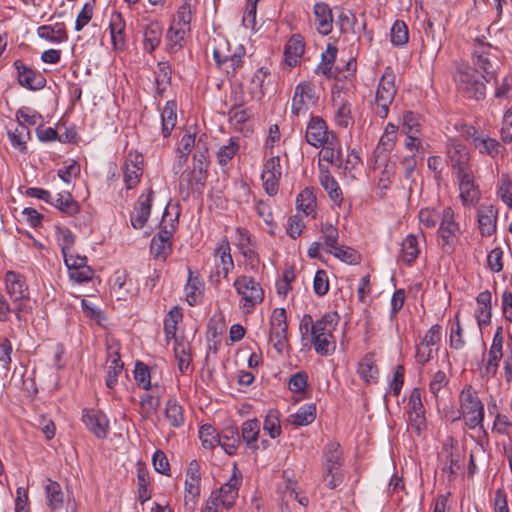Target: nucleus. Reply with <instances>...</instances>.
Masks as SVG:
<instances>
[{
  "label": "nucleus",
  "mask_w": 512,
  "mask_h": 512,
  "mask_svg": "<svg viewBox=\"0 0 512 512\" xmlns=\"http://www.w3.org/2000/svg\"><path fill=\"white\" fill-rule=\"evenodd\" d=\"M260 421L256 418L248 419L241 425L240 439L246 444L247 448L252 451L258 450V438L260 434Z\"/></svg>",
  "instance_id": "30"
},
{
  "label": "nucleus",
  "mask_w": 512,
  "mask_h": 512,
  "mask_svg": "<svg viewBox=\"0 0 512 512\" xmlns=\"http://www.w3.org/2000/svg\"><path fill=\"white\" fill-rule=\"evenodd\" d=\"M402 131L405 134H420L421 123L419 115L412 111H406L402 117Z\"/></svg>",
  "instance_id": "58"
},
{
  "label": "nucleus",
  "mask_w": 512,
  "mask_h": 512,
  "mask_svg": "<svg viewBox=\"0 0 512 512\" xmlns=\"http://www.w3.org/2000/svg\"><path fill=\"white\" fill-rule=\"evenodd\" d=\"M334 249V256L347 264H358L360 262V254L353 248L347 246H336Z\"/></svg>",
  "instance_id": "64"
},
{
  "label": "nucleus",
  "mask_w": 512,
  "mask_h": 512,
  "mask_svg": "<svg viewBox=\"0 0 512 512\" xmlns=\"http://www.w3.org/2000/svg\"><path fill=\"white\" fill-rule=\"evenodd\" d=\"M151 390V392H145L140 397V413L143 418H149L153 415L160 405L161 391L159 385L154 384Z\"/></svg>",
  "instance_id": "31"
},
{
  "label": "nucleus",
  "mask_w": 512,
  "mask_h": 512,
  "mask_svg": "<svg viewBox=\"0 0 512 512\" xmlns=\"http://www.w3.org/2000/svg\"><path fill=\"white\" fill-rule=\"evenodd\" d=\"M318 102L315 85L310 81L300 82L296 85L291 103V113L295 116L306 114L309 106Z\"/></svg>",
  "instance_id": "10"
},
{
  "label": "nucleus",
  "mask_w": 512,
  "mask_h": 512,
  "mask_svg": "<svg viewBox=\"0 0 512 512\" xmlns=\"http://www.w3.org/2000/svg\"><path fill=\"white\" fill-rule=\"evenodd\" d=\"M162 135L167 138L177 123V105L174 101H167L161 112Z\"/></svg>",
  "instance_id": "40"
},
{
  "label": "nucleus",
  "mask_w": 512,
  "mask_h": 512,
  "mask_svg": "<svg viewBox=\"0 0 512 512\" xmlns=\"http://www.w3.org/2000/svg\"><path fill=\"white\" fill-rule=\"evenodd\" d=\"M458 91L466 98L480 100L485 96V85L478 71L469 66H459L454 75Z\"/></svg>",
  "instance_id": "4"
},
{
  "label": "nucleus",
  "mask_w": 512,
  "mask_h": 512,
  "mask_svg": "<svg viewBox=\"0 0 512 512\" xmlns=\"http://www.w3.org/2000/svg\"><path fill=\"white\" fill-rule=\"evenodd\" d=\"M142 161L140 154L128 155L124 168V183L127 189H133L139 183L143 172Z\"/></svg>",
  "instance_id": "23"
},
{
  "label": "nucleus",
  "mask_w": 512,
  "mask_h": 512,
  "mask_svg": "<svg viewBox=\"0 0 512 512\" xmlns=\"http://www.w3.org/2000/svg\"><path fill=\"white\" fill-rule=\"evenodd\" d=\"M187 32V30L171 24L166 34L167 49L170 53H176L182 48Z\"/></svg>",
  "instance_id": "48"
},
{
  "label": "nucleus",
  "mask_w": 512,
  "mask_h": 512,
  "mask_svg": "<svg viewBox=\"0 0 512 512\" xmlns=\"http://www.w3.org/2000/svg\"><path fill=\"white\" fill-rule=\"evenodd\" d=\"M162 27L158 22L147 24L143 31V47L147 53H152L160 44Z\"/></svg>",
  "instance_id": "36"
},
{
  "label": "nucleus",
  "mask_w": 512,
  "mask_h": 512,
  "mask_svg": "<svg viewBox=\"0 0 512 512\" xmlns=\"http://www.w3.org/2000/svg\"><path fill=\"white\" fill-rule=\"evenodd\" d=\"M502 357L503 352L495 353L488 351V358L483 367L480 369L481 377L487 380L495 377L499 368V362Z\"/></svg>",
  "instance_id": "51"
},
{
  "label": "nucleus",
  "mask_w": 512,
  "mask_h": 512,
  "mask_svg": "<svg viewBox=\"0 0 512 512\" xmlns=\"http://www.w3.org/2000/svg\"><path fill=\"white\" fill-rule=\"evenodd\" d=\"M391 43L397 47H403L408 43V27L403 20H396L390 30Z\"/></svg>",
  "instance_id": "50"
},
{
  "label": "nucleus",
  "mask_w": 512,
  "mask_h": 512,
  "mask_svg": "<svg viewBox=\"0 0 512 512\" xmlns=\"http://www.w3.org/2000/svg\"><path fill=\"white\" fill-rule=\"evenodd\" d=\"M314 24L317 31L322 35H328L333 28L332 11L324 2L314 5Z\"/></svg>",
  "instance_id": "27"
},
{
  "label": "nucleus",
  "mask_w": 512,
  "mask_h": 512,
  "mask_svg": "<svg viewBox=\"0 0 512 512\" xmlns=\"http://www.w3.org/2000/svg\"><path fill=\"white\" fill-rule=\"evenodd\" d=\"M395 79L393 69L390 66L386 67L379 80L374 101L375 113L381 119L388 116L389 108L397 93Z\"/></svg>",
  "instance_id": "3"
},
{
  "label": "nucleus",
  "mask_w": 512,
  "mask_h": 512,
  "mask_svg": "<svg viewBox=\"0 0 512 512\" xmlns=\"http://www.w3.org/2000/svg\"><path fill=\"white\" fill-rule=\"evenodd\" d=\"M397 132L398 127L395 124L389 122L386 125L384 132L380 137L378 145L375 149V153L378 156H386L394 149L397 141Z\"/></svg>",
  "instance_id": "34"
},
{
  "label": "nucleus",
  "mask_w": 512,
  "mask_h": 512,
  "mask_svg": "<svg viewBox=\"0 0 512 512\" xmlns=\"http://www.w3.org/2000/svg\"><path fill=\"white\" fill-rule=\"evenodd\" d=\"M58 210L65 213L68 216L76 215L80 206L77 201L73 199V196L69 192H61L57 195L55 203H52Z\"/></svg>",
  "instance_id": "46"
},
{
  "label": "nucleus",
  "mask_w": 512,
  "mask_h": 512,
  "mask_svg": "<svg viewBox=\"0 0 512 512\" xmlns=\"http://www.w3.org/2000/svg\"><path fill=\"white\" fill-rule=\"evenodd\" d=\"M14 66L17 70L18 82L21 86L30 90H39L45 86V78L25 66L21 60H16Z\"/></svg>",
  "instance_id": "22"
},
{
  "label": "nucleus",
  "mask_w": 512,
  "mask_h": 512,
  "mask_svg": "<svg viewBox=\"0 0 512 512\" xmlns=\"http://www.w3.org/2000/svg\"><path fill=\"white\" fill-rule=\"evenodd\" d=\"M197 151L193 156V168L200 169L201 171L207 173V168L209 165L208 160V148L205 144H202L201 137L199 138L196 144Z\"/></svg>",
  "instance_id": "62"
},
{
  "label": "nucleus",
  "mask_w": 512,
  "mask_h": 512,
  "mask_svg": "<svg viewBox=\"0 0 512 512\" xmlns=\"http://www.w3.org/2000/svg\"><path fill=\"white\" fill-rule=\"evenodd\" d=\"M150 251L154 258L166 260L172 251V242H165L163 238L153 237L151 240Z\"/></svg>",
  "instance_id": "60"
},
{
  "label": "nucleus",
  "mask_w": 512,
  "mask_h": 512,
  "mask_svg": "<svg viewBox=\"0 0 512 512\" xmlns=\"http://www.w3.org/2000/svg\"><path fill=\"white\" fill-rule=\"evenodd\" d=\"M5 289L11 300H28L29 288L25 277L15 271H7L4 277Z\"/></svg>",
  "instance_id": "18"
},
{
  "label": "nucleus",
  "mask_w": 512,
  "mask_h": 512,
  "mask_svg": "<svg viewBox=\"0 0 512 512\" xmlns=\"http://www.w3.org/2000/svg\"><path fill=\"white\" fill-rule=\"evenodd\" d=\"M333 105L337 108L335 112V122L339 127L347 128L353 124L351 116V105L344 100L333 97Z\"/></svg>",
  "instance_id": "45"
},
{
  "label": "nucleus",
  "mask_w": 512,
  "mask_h": 512,
  "mask_svg": "<svg viewBox=\"0 0 512 512\" xmlns=\"http://www.w3.org/2000/svg\"><path fill=\"white\" fill-rule=\"evenodd\" d=\"M153 197L154 192L151 188L147 189L138 197L130 217L133 228L141 229L145 226L151 213Z\"/></svg>",
  "instance_id": "15"
},
{
  "label": "nucleus",
  "mask_w": 512,
  "mask_h": 512,
  "mask_svg": "<svg viewBox=\"0 0 512 512\" xmlns=\"http://www.w3.org/2000/svg\"><path fill=\"white\" fill-rule=\"evenodd\" d=\"M420 253L417 237L409 234L401 243L400 259L403 263L411 265Z\"/></svg>",
  "instance_id": "43"
},
{
  "label": "nucleus",
  "mask_w": 512,
  "mask_h": 512,
  "mask_svg": "<svg viewBox=\"0 0 512 512\" xmlns=\"http://www.w3.org/2000/svg\"><path fill=\"white\" fill-rule=\"evenodd\" d=\"M318 167L320 170L319 182L321 186L328 193L331 200H333L337 204H340L343 198L341 188L339 187L337 181L330 174L328 167L325 166L323 163H318Z\"/></svg>",
  "instance_id": "28"
},
{
  "label": "nucleus",
  "mask_w": 512,
  "mask_h": 512,
  "mask_svg": "<svg viewBox=\"0 0 512 512\" xmlns=\"http://www.w3.org/2000/svg\"><path fill=\"white\" fill-rule=\"evenodd\" d=\"M165 417L174 428L181 427L185 422L183 407L176 399H169L165 407Z\"/></svg>",
  "instance_id": "44"
},
{
  "label": "nucleus",
  "mask_w": 512,
  "mask_h": 512,
  "mask_svg": "<svg viewBox=\"0 0 512 512\" xmlns=\"http://www.w3.org/2000/svg\"><path fill=\"white\" fill-rule=\"evenodd\" d=\"M215 274L210 276V281L220 283V278L227 279L234 268V261L231 256V247L226 237L222 238L214 249Z\"/></svg>",
  "instance_id": "9"
},
{
  "label": "nucleus",
  "mask_w": 512,
  "mask_h": 512,
  "mask_svg": "<svg viewBox=\"0 0 512 512\" xmlns=\"http://www.w3.org/2000/svg\"><path fill=\"white\" fill-rule=\"evenodd\" d=\"M199 438L202 446L206 449H212L217 446L219 440V433L216 429L208 424L202 425L199 429Z\"/></svg>",
  "instance_id": "56"
},
{
  "label": "nucleus",
  "mask_w": 512,
  "mask_h": 512,
  "mask_svg": "<svg viewBox=\"0 0 512 512\" xmlns=\"http://www.w3.org/2000/svg\"><path fill=\"white\" fill-rule=\"evenodd\" d=\"M45 491L49 508L52 510L61 508L63 505L64 493L60 484L56 481L49 480L48 484L45 486Z\"/></svg>",
  "instance_id": "47"
},
{
  "label": "nucleus",
  "mask_w": 512,
  "mask_h": 512,
  "mask_svg": "<svg viewBox=\"0 0 512 512\" xmlns=\"http://www.w3.org/2000/svg\"><path fill=\"white\" fill-rule=\"evenodd\" d=\"M357 373L366 383L377 382L379 370L373 354L368 353L360 360L357 367Z\"/></svg>",
  "instance_id": "35"
},
{
  "label": "nucleus",
  "mask_w": 512,
  "mask_h": 512,
  "mask_svg": "<svg viewBox=\"0 0 512 512\" xmlns=\"http://www.w3.org/2000/svg\"><path fill=\"white\" fill-rule=\"evenodd\" d=\"M37 34L40 38L52 43H62L68 39L65 24L62 22L55 23L54 25H42L38 27Z\"/></svg>",
  "instance_id": "33"
},
{
  "label": "nucleus",
  "mask_w": 512,
  "mask_h": 512,
  "mask_svg": "<svg viewBox=\"0 0 512 512\" xmlns=\"http://www.w3.org/2000/svg\"><path fill=\"white\" fill-rule=\"evenodd\" d=\"M473 63L482 71V77L490 82L495 80L501 66V52L497 47L477 40L473 50Z\"/></svg>",
  "instance_id": "1"
},
{
  "label": "nucleus",
  "mask_w": 512,
  "mask_h": 512,
  "mask_svg": "<svg viewBox=\"0 0 512 512\" xmlns=\"http://www.w3.org/2000/svg\"><path fill=\"white\" fill-rule=\"evenodd\" d=\"M298 212H302L305 216L316 217V197L310 188H305L299 193L296 199Z\"/></svg>",
  "instance_id": "41"
},
{
  "label": "nucleus",
  "mask_w": 512,
  "mask_h": 512,
  "mask_svg": "<svg viewBox=\"0 0 512 512\" xmlns=\"http://www.w3.org/2000/svg\"><path fill=\"white\" fill-rule=\"evenodd\" d=\"M439 457L442 464V472L453 477L457 470L460 469L461 455L452 438H448L443 442Z\"/></svg>",
  "instance_id": "16"
},
{
  "label": "nucleus",
  "mask_w": 512,
  "mask_h": 512,
  "mask_svg": "<svg viewBox=\"0 0 512 512\" xmlns=\"http://www.w3.org/2000/svg\"><path fill=\"white\" fill-rule=\"evenodd\" d=\"M447 163L456 171V175L470 171V154L467 147L456 138H448L445 144Z\"/></svg>",
  "instance_id": "8"
},
{
  "label": "nucleus",
  "mask_w": 512,
  "mask_h": 512,
  "mask_svg": "<svg viewBox=\"0 0 512 512\" xmlns=\"http://www.w3.org/2000/svg\"><path fill=\"white\" fill-rule=\"evenodd\" d=\"M343 465V452L341 446L337 442L328 443L323 449L322 470L327 474L332 470L341 469Z\"/></svg>",
  "instance_id": "26"
},
{
  "label": "nucleus",
  "mask_w": 512,
  "mask_h": 512,
  "mask_svg": "<svg viewBox=\"0 0 512 512\" xmlns=\"http://www.w3.org/2000/svg\"><path fill=\"white\" fill-rule=\"evenodd\" d=\"M269 75L270 72L264 67L256 70L250 80L249 95L251 100H261L264 97V83Z\"/></svg>",
  "instance_id": "42"
},
{
  "label": "nucleus",
  "mask_w": 512,
  "mask_h": 512,
  "mask_svg": "<svg viewBox=\"0 0 512 512\" xmlns=\"http://www.w3.org/2000/svg\"><path fill=\"white\" fill-rule=\"evenodd\" d=\"M242 483V475L236 464L233 466V472L229 480L224 483L217 491L212 492L226 509H230L238 498L239 487Z\"/></svg>",
  "instance_id": "13"
},
{
  "label": "nucleus",
  "mask_w": 512,
  "mask_h": 512,
  "mask_svg": "<svg viewBox=\"0 0 512 512\" xmlns=\"http://www.w3.org/2000/svg\"><path fill=\"white\" fill-rule=\"evenodd\" d=\"M237 293L242 297V308L250 313L258 304L264 300V291L257 281L252 277L238 276L233 284Z\"/></svg>",
  "instance_id": "6"
},
{
  "label": "nucleus",
  "mask_w": 512,
  "mask_h": 512,
  "mask_svg": "<svg viewBox=\"0 0 512 512\" xmlns=\"http://www.w3.org/2000/svg\"><path fill=\"white\" fill-rule=\"evenodd\" d=\"M459 182L460 199L464 206L475 205L480 198V191L473 180L472 170L456 175Z\"/></svg>",
  "instance_id": "21"
},
{
  "label": "nucleus",
  "mask_w": 512,
  "mask_h": 512,
  "mask_svg": "<svg viewBox=\"0 0 512 512\" xmlns=\"http://www.w3.org/2000/svg\"><path fill=\"white\" fill-rule=\"evenodd\" d=\"M460 409L466 424L470 429L482 426L484 421V405L478 396V392L467 384L459 395Z\"/></svg>",
  "instance_id": "2"
},
{
  "label": "nucleus",
  "mask_w": 512,
  "mask_h": 512,
  "mask_svg": "<svg viewBox=\"0 0 512 512\" xmlns=\"http://www.w3.org/2000/svg\"><path fill=\"white\" fill-rule=\"evenodd\" d=\"M282 176V167L279 156H271L263 166L261 178L263 188L269 196H274L279 190V181Z\"/></svg>",
  "instance_id": "14"
},
{
  "label": "nucleus",
  "mask_w": 512,
  "mask_h": 512,
  "mask_svg": "<svg viewBox=\"0 0 512 512\" xmlns=\"http://www.w3.org/2000/svg\"><path fill=\"white\" fill-rule=\"evenodd\" d=\"M110 34L115 49L123 50L125 47V22L121 13L114 11L110 17Z\"/></svg>",
  "instance_id": "32"
},
{
  "label": "nucleus",
  "mask_w": 512,
  "mask_h": 512,
  "mask_svg": "<svg viewBox=\"0 0 512 512\" xmlns=\"http://www.w3.org/2000/svg\"><path fill=\"white\" fill-rule=\"evenodd\" d=\"M339 318L337 312L330 311L325 313L315 322L313 336H331L338 324Z\"/></svg>",
  "instance_id": "39"
},
{
  "label": "nucleus",
  "mask_w": 512,
  "mask_h": 512,
  "mask_svg": "<svg viewBox=\"0 0 512 512\" xmlns=\"http://www.w3.org/2000/svg\"><path fill=\"white\" fill-rule=\"evenodd\" d=\"M330 135L335 134L332 131H328L326 122L322 118L314 116L310 119L305 134L308 144L315 148H319L329 140Z\"/></svg>",
  "instance_id": "17"
},
{
  "label": "nucleus",
  "mask_w": 512,
  "mask_h": 512,
  "mask_svg": "<svg viewBox=\"0 0 512 512\" xmlns=\"http://www.w3.org/2000/svg\"><path fill=\"white\" fill-rule=\"evenodd\" d=\"M441 341V326L439 324L432 325L431 328L425 333L420 343L416 345V362L425 365L429 362L434 352L438 351V345Z\"/></svg>",
  "instance_id": "11"
},
{
  "label": "nucleus",
  "mask_w": 512,
  "mask_h": 512,
  "mask_svg": "<svg viewBox=\"0 0 512 512\" xmlns=\"http://www.w3.org/2000/svg\"><path fill=\"white\" fill-rule=\"evenodd\" d=\"M461 234L460 224L455 220L454 210L450 206L445 207L441 213L438 228V237L442 250L446 253H452Z\"/></svg>",
  "instance_id": "5"
},
{
  "label": "nucleus",
  "mask_w": 512,
  "mask_h": 512,
  "mask_svg": "<svg viewBox=\"0 0 512 512\" xmlns=\"http://www.w3.org/2000/svg\"><path fill=\"white\" fill-rule=\"evenodd\" d=\"M82 421L86 428L97 438H106L109 430V421L105 414L97 410H84Z\"/></svg>",
  "instance_id": "20"
},
{
  "label": "nucleus",
  "mask_w": 512,
  "mask_h": 512,
  "mask_svg": "<svg viewBox=\"0 0 512 512\" xmlns=\"http://www.w3.org/2000/svg\"><path fill=\"white\" fill-rule=\"evenodd\" d=\"M316 418V405L306 404L300 407L296 413L287 417V422L295 427L307 426Z\"/></svg>",
  "instance_id": "38"
},
{
  "label": "nucleus",
  "mask_w": 512,
  "mask_h": 512,
  "mask_svg": "<svg viewBox=\"0 0 512 512\" xmlns=\"http://www.w3.org/2000/svg\"><path fill=\"white\" fill-rule=\"evenodd\" d=\"M477 141L474 146L479 150L481 154H487L491 157H495L499 153L500 144L497 140L489 138L487 136L482 135L480 139H475Z\"/></svg>",
  "instance_id": "61"
},
{
  "label": "nucleus",
  "mask_w": 512,
  "mask_h": 512,
  "mask_svg": "<svg viewBox=\"0 0 512 512\" xmlns=\"http://www.w3.org/2000/svg\"><path fill=\"white\" fill-rule=\"evenodd\" d=\"M337 56V48L334 45L328 44L326 51L322 53L321 63L316 68V73H321L326 77H331L332 66Z\"/></svg>",
  "instance_id": "49"
},
{
  "label": "nucleus",
  "mask_w": 512,
  "mask_h": 512,
  "mask_svg": "<svg viewBox=\"0 0 512 512\" xmlns=\"http://www.w3.org/2000/svg\"><path fill=\"white\" fill-rule=\"evenodd\" d=\"M477 309L475 317L479 328L490 325L492 318V294L489 290L482 291L476 297Z\"/></svg>",
  "instance_id": "25"
},
{
  "label": "nucleus",
  "mask_w": 512,
  "mask_h": 512,
  "mask_svg": "<svg viewBox=\"0 0 512 512\" xmlns=\"http://www.w3.org/2000/svg\"><path fill=\"white\" fill-rule=\"evenodd\" d=\"M239 150V144L236 139L231 138L227 145L222 146L217 152V161L221 166L226 165Z\"/></svg>",
  "instance_id": "63"
},
{
  "label": "nucleus",
  "mask_w": 512,
  "mask_h": 512,
  "mask_svg": "<svg viewBox=\"0 0 512 512\" xmlns=\"http://www.w3.org/2000/svg\"><path fill=\"white\" fill-rule=\"evenodd\" d=\"M185 290L187 302L191 306L195 305L202 293V283L197 277L192 276L191 271L189 272V278Z\"/></svg>",
  "instance_id": "57"
},
{
  "label": "nucleus",
  "mask_w": 512,
  "mask_h": 512,
  "mask_svg": "<svg viewBox=\"0 0 512 512\" xmlns=\"http://www.w3.org/2000/svg\"><path fill=\"white\" fill-rule=\"evenodd\" d=\"M107 347V362L106 366H115V369L118 371H123L124 364L120 358V345L119 342L114 339H108L106 341Z\"/></svg>",
  "instance_id": "54"
},
{
  "label": "nucleus",
  "mask_w": 512,
  "mask_h": 512,
  "mask_svg": "<svg viewBox=\"0 0 512 512\" xmlns=\"http://www.w3.org/2000/svg\"><path fill=\"white\" fill-rule=\"evenodd\" d=\"M263 429L269 434L272 439H275L281 434L280 416L277 410L271 409L267 412Z\"/></svg>",
  "instance_id": "52"
},
{
  "label": "nucleus",
  "mask_w": 512,
  "mask_h": 512,
  "mask_svg": "<svg viewBox=\"0 0 512 512\" xmlns=\"http://www.w3.org/2000/svg\"><path fill=\"white\" fill-rule=\"evenodd\" d=\"M218 446H221L228 455H234L240 444V435L236 427L225 428L219 433Z\"/></svg>",
  "instance_id": "37"
},
{
  "label": "nucleus",
  "mask_w": 512,
  "mask_h": 512,
  "mask_svg": "<svg viewBox=\"0 0 512 512\" xmlns=\"http://www.w3.org/2000/svg\"><path fill=\"white\" fill-rule=\"evenodd\" d=\"M269 338L276 352L282 355L289 348L287 314L284 308H276L270 317Z\"/></svg>",
  "instance_id": "7"
},
{
  "label": "nucleus",
  "mask_w": 512,
  "mask_h": 512,
  "mask_svg": "<svg viewBox=\"0 0 512 512\" xmlns=\"http://www.w3.org/2000/svg\"><path fill=\"white\" fill-rule=\"evenodd\" d=\"M305 43L300 34H294L288 40L284 49L285 61L290 67H294L299 63L300 58L304 54Z\"/></svg>",
  "instance_id": "29"
},
{
  "label": "nucleus",
  "mask_w": 512,
  "mask_h": 512,
  "mask_svg": "<svg viewBox=\"0 0 512 512\" xmlns=\"http://www.w3.org/2000/svg\"><path fill=\"white\" fill-rule=\"evenodd\" d=\"M498 209L492 204H481L477 210V221L480 234L490 237L496 232Z\"/></svg>",
  "instance_id": "19"
},
{
  "label": "nucleus",
  "mask_w": 512,
  "mask_h": 512,
  "mask_svg": "<svg viewBox=\"0 0 512 512\" xmlns=\"http://www.w3.org/2000/svg\"><path fill=\"white\" fill-rule=\"evenodd\" d=\"M448 383L449 378L444 371L439 370L434 373L429 383V392L436 401L442 396V392L446 389Z\"/></svg>",
  "instance_id": "53"
},
{
  "label": "nucleus",
  "mask_w": 512,
  "mask_h": 512,
  "mask_svg": "<svg viewBox=\"0 0 512 512\" xmlns=\"http://www.w3.org/2000/svg\"><path fill=\"white\" fill-rule=\"evenodd\" d=\"M207 179V173L192 168L181 172L179 177V191L183 200H188L192 193L202 194Z\"/></svg>",
  "instance_id": "12"
},
{
  "label": "nucleus",
  "mask_w": 512,
  "mask_h": 512,
  "mask_svg": "<svg viewBox=\"0 0 512 512\" xmlns=\"http://www.w3.org/2000/svg\"><path fill=\"white\" fill-rule=\"evenodd\" d=\"M134 378L138 387L144 390L152 389L151 374L147 365L143 362L137 361L134 369Z\"/></svg>",
  "instance_id": "55"
},
{
  "label": "nucleus",
  "mask_w": 512,
  "mask_h": 512,
  "mask_svg": "<svg viewBox=\"0 0 512 512\" xmlns=\"http://www.w3.org/2000/svg\"><path fill=\"white\" fill-rule=\"evenodd\" d=\"M192 20V7L189 2H185L178 10L172 25L190 31V23Z\"/></svg>",
  "instance_id": "59"
},
{
  "label": "nucleus",
  "mask_w": 512,
  "mask_h": 512,
  "mask_svg": "<svg viewBox=\"0 0 512 512\" xmlns=\"http://www.w3.org/2000/svg\"><path fill=\"white\" fill-rule=\"evenodd\" d=\"M320 147H322V150L319 153L320 159L318 163L326 161L327 163L339 169L342 168V149L339 145L336 135H330L329 140L326 141L325 144L321 145Z\"/></svg>",
  "instance_id": "24"
}]
</instances>
